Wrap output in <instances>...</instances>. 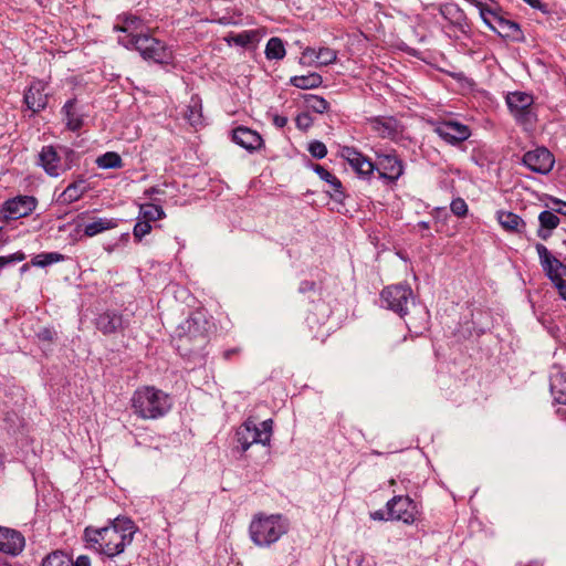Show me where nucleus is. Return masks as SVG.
<instances>
[{
	"label": "nucleus",
	"instance_id": "22",
	"mask_svg": "<svg viewBox=\"0 0 566 566\" xmlns=\"http://www.w3.org/2000/svg\"><path fill=\"white\" fill-rule=\"evenodd\" d=\"M539 228L537 230V235L546 241L551 235L554 229H556L560 222L558 216L551 211L544 210L538 216Z\"/></svg>",
	"mask_w": 566,
	"mask_h": 566
},
{
	"label": "nucleus",
	"instance_id": "55",
	"mask_svg": "<svg viewBox=\"0 0 566 566\" xmlns=\"http://www.w3.org/2000/svg\"><path fill=\"white\" fill-rule=\"evenodd\" d=\"M418 227L420 229L428 230L430 226H429V222H427V221H420V222H418Z\"/></svg>",
	"mask_w": 566,
	"mask_h": 566
},
{
	"label": "nucleus",
	"instance_id": "18",
	"mask_svg": "<svg viewBox=\"0 0 566 566\" xmlns=\"http://www.w3.org/2000/svg\"><path fill=\"white\" fill-rule=\"evenodd\" d=\"M232 139L237 145L249 151L259 149L263 144V139L258 132L244 126L233 129Z\"/></svg>",
	"mask_w": 566,
	"mask_h": 566
},
{
	"label": "nucleus",
	"instance_id": "38",
	"mask_svg": "<svg viewBox=\"0 0 566 566\" xmlns=\"http://www.w3.org/2000/svg\"><path fill=\"white\" fill-rule=\"evenodd\" d=\"M65 256L57 252H45L35 255L31 263L34 266L44 268L53 263L64 261Z\"/></svg>",
	"mask_w": 566,
	"mask_h": 566
},
{
	"label": "nucleus",
	"instance_id": "53",
	"mask_svg": "<svg viewBox=\"0 0 566 566\" xmlns=\"http://www.w3.org/2000/svg\"><path fill=\"white\" fill-rule=\"evenodd\" d=\"M555 203L558 206L555 209V212L566 216V202L557 199L555 200Z\"/></svg>",
	"mask_w": 566,
	"mask_h": 566
},
{
	"label": "nucleus",
	"instance_id": "24",
	"mask_svg": "<svg viewBox=\"0 0 566 566\" xmlns=\"http://www.w3.org/2000/svg\"><path fill=\"white\" fill-rule=\"evenodd\" d=\"M549 389L554 401L566 405V373L557 370L551 375Z\"/></svg>",
	"mask_w": 566,
	"mask_h": 566
},
{
	"label": "nucleus",
	"instance_id": "36",
	"mask_svg": "<svg viewBox=\"0 0 566 566\" xmlns=\"http://www.w3.org/2000/svg\"><path fill=\"white\" fill-rule=\"evenodd\" d=\"M96 165L102 169H114L123 166L120 156L115 151H107L104 155L96 158Z\"/></svg>",
	"mask_w": 566,
	"mask_h": 566
},
{
	"label": "nucleus",
	"instance_id": "39",
	"mask_svg": "<svg viewBox=\"0 0 566 566\" xmlns=\"http://www.w3.org/2000/svg\"><path fill=\"white\" fill-rule=\"evenodd\" d=\"M304 102L307 109L318 114L327 112L329 106L328 102L325 98L314 94H306L304 96Z\"/></svg>",
	"mask_w": 566,
	"mask_h": 566
},
{
	"label": "nucleus",
	"instance_id": "25",
	"mask_svg": "<svg viewBox=\"0 0 566 566\" xmlns=\"http://www.w3.org/2000/svg\"><path fill=\"white\" fill-rule=\"evenodd\" d=\"M62 113L64 114L66 120V127L76 132L83 126V118L81 113L76 107V99H69L64 106L62 107Z\"/></svg>",
	"mask_w": 566,
	"mask_h": 566
},
{
	"label": "nucleus",
	"instance_id": "57",
	"mask_svg": "<svg viewBox=\"0 0 566 566\" xmlns=\"http://www.w3.org/2000/svg\"><path fill=\"white\" fill-rule=\"evenodd\" d=\"M470 2H472L474 6H476L481 0H469Z\"/></svg>",
	"mask_w": 566,
	"mask_h": 566
},
{
	"label": "nucleus",
	"instance_id": "10",
	"mask_svg": "<svg viewBox=\"0 0 566 566\" xmlns=\"http://www.w3.org/2000/svg\"><path fill=\"white\" fill-rule=\"evenodd\" d=\"M375 170L378 171L379 178L389 182L397 181L405 171L402 160L398 157L396 151L390 153H376Z\"/></svg>",
	"mask_w": 566,
	"mask_h": 566
},
{
	"label": "nucleus",
	"instance_id": "7",
	"mask_svg": "<svg viewBox=\"0 0 566 566\" xmlns=\"http://www.w3.org/2000/svg\"><path fill=\"white\" fill-rule=\"evenodd\" d=\"M535 248L544 272L554 283L559 296L566 301V265L552 255L544 244L537 243Z\"/></svg>",
	"mask_w": 566,
	"mask_h": 566
},
{
	"label": "nucleus",
	"instance_id": "37",
	"mask_svg": "<svg viewBox=\"0 0 566 566\" xmlns=\"http://www.w3.org/2000/svg\"><path fill=\"white\" fill-rule=\"evenodd\" d=\"M165 217V211L160 206L146 203L140 207L139 217L143 220H147V222L157 221Z\"/></svg>",
	"mask_w": 566,
	"mask_h": 566
},
{
	"label": "nucleus",
	"instance_id": "21",
	"mask_svg": "<svg viewBox=\"0 0 566 566\" xmlns=\"http://www.w3.org/2000/svg\"><path fill=\"white\" fill-rule=\"evenodd\" d=\"M96 327L103 334H113L123 328V318L115 312L102 313L96 319Z\"/></svg>",
	"mask_w": 566,
	"mask_h": 566
},
{
	"label": "nucleus",
	"instance_id": "33",
	"mask_svg": "<svg viewBox=\"0 0 566 566\" xmlns=\"http://www.w3.org/2000/svg\"><path fill=\"white\" fill-rule=\"evenodd\" d=\"M479 9L480 17L483 22L493 31H495V27H497L503 17L499 15V13L488 4H484L482 0L475 6Z\"/></svg>",
	"mask_w": 566,
	"mask_h": 566
},
{
	"label": "nucleus",
	"instance_id": "45",
	"mask_svg": "<svg viewBox=\"0 0 566 566\" xmlns=\"http://www.w3.org/2000/svg\"><path fill=\"white\" fill-rule=\"evenodd\" d=\"M36 337L40 342L51 345L56 338V332L52 328L44 327L36 333Z\"/></svg>",
	"mask_w": 566,
	"mask_h": 566
},
{
	"label": "nucleus",
	"instance_id": "58",
	"mask_svg": "<svg viewBox=\"0 0 566 566\" xmlns=\"http://www.w3.org/2000/svg\"><path fill=\"white\" fill-rule=\"evenodd\" d=\"M442 211H444V208H437V209H436V212H437V213H440V212H442Z\"/></svg>",
	"mask_w": 566,
	"mask_h": 566
},
{
	"label": "nucleus",
	"instance_id": "48",
	"mask_svg": "<svg viewBox=\"0 0 566 566\" xmlns=\"http://www.w3.org/2000/svg\"><path fill=\"white\" fill-rule=\"evenodd\" d=\"M523 1L526 2L528 6H531L532 8L542 11L544 14H549V12H551L548 6L544 2H542L541 0H523Z\"/></svg>",
	"mask_w": 566,
	"mask_h": 566
},
{
	"label": "nucleus",
	"instance_id": "23",
	"mask_svg": "<svg viewBox=\"0 0 566 566\" xmlns=\"http://www.w3.org/2000/svg\"><path fill=\"white\" fill-rule=\"evenodd\" d=\"M497 221L504 230L513 233L521 234L526 228L525 221L520 216L511 211H499Z\"/></svg>",
	"mask_w": 566,
	"mask_h": 566
},
{
	"label": "nucleus",
	"instance_id": "50",
	"mask_svg": "<svg viewBox=\"0 0 566 566\" xmlns=\"http://www.w3.org/2000/svg\"><path fill=\"white\" fill-rule=\"evenodd\" d=\"M164 193H165V191L160 187H150V188L145 190V195L148 196V197L161 196Z\"/></svg>",
	"mask_w": 566,
	"mask_h": 566
},
{
	"label": "nucleus",
	"instance_id": "8",
	"mask_svg": "<svg viewBox=\"0 0 566 566\" xmlns=\"http://www.w3.org/2000/svg\"><path fill=\"white\" fill-rule=\"evenodd\" d=\"M384 307L403 317L408 312L409 303H413V292L407 284L387 286L380 294Z\"/></svg>",
	"mask_w": 566,
	"mask_h": 566
},
{
	"label": "nucleus",
	"instance_id": "54",
	"mask_svg": "<svg viewBox=\"0 0 566 566\" xmlns=\"http://www.w3.org/2000/svg\"><path fill=\"white\" fill-rule=\"evenodd\" d=\"M371 517L374 520H388L387 517H385V513L382 511H376L375 513L371 514Z\"/></svg>",
	"mask_w": 566,
	"mask_h": 566
},
{
	"label": "nucleus",
	"instance_id": "28",
	"mask_svg": "<svg viewBox=\"0 0 566 566\" xmlns=\"http://www.w3.org/2000/svg\"><path fill=\"white\" fill-rule=\"evenodd\" d=\"M440 13L453 25L463 28L467 25V15L464 11L455 3H446L440 8Z\"/></svg>",
	"mask_w": 566,
	"mask_h": 566
},
{
	"label": "nucleus",
	"instance_id": "44",
	"mask_svg": "<svg viewBox=\"0 0 566 566\" xmlns=\"http://www.w3.org/2000/svg\"><path fill=\"white\" fill-rule=\"evenodd\" d=\"M310 154L317 159H322L327 155V148L324 143L314 140L308 145Z\"/></svg>",
	"mask_w": 566,
	"mask_h": 566
},
{
	"label": "nucleus",
	"instance_id": "47",
	"mask_svg": "<svg viewBox=\"0 0 566 566\" xmlns=\"http://www.w3.org/2000/svg\"><path fill=\"white\" fill-rule=\"evenodd\" d=\"M349 566H370L369 560L366 559V557L363 554H352L349 560Z\"/></svg>",
	"mask_w": 566,
	"mask_h": 566
},
{
	"label": "nucleus",
	"instance_id": "59",
	"mask_svg": "<svg viewBox=\"0 0 566 566\" xmlns=\"http://www.w3.org/2000/svg\"><path fill=\"white\" fill-rule=\"evenodd\" d=\"M389 484H390V485H396V480H395V479H391V480L389 481Z\"/></svg>",
	"mask_w": 566,
	"mask_h": 566
},
{
	"label": "nucleus",
	"instance_id": "20",
	"mask_svg": "<svg viewBox=\"0 0 566 566\" xmlns=\"http://www.w3.org/2000/svg\"><path fill=\"white\" fill-rule=\"evenodd\" d=\"M373 132L382 138H394L398 134V122L394 117H373L369 119Z\"/></svg>",
	"mask_w": 566,
	"mask_h": 566
},
{
	"label": "nucleus",
	"instance_id": "42",
	"mask_svg": "<svg viewBox=\"0 0 566 566\" xmlns=\"http://www.w3.org/2000/svg\"><path fill=\"white\" fill-rule=\"evenodd\" d=\"M451 212L458 218L467 217L469 207L463 198L457 197L450 203Z\"/></svg>",
	"mask_w": 566,
	"mask_h": 566
},
{
	"label": "nucleus",
	"instance_id": "4",
	"mask_svg": "<svg viewBox=\"0 0 566 566\" xmlns=\"http://www.w3.org/2000/svg\"><path fill=\"white\" fill-rule=\"evenodd\" d=\"M118 43L128 50H136L144 60L157 64H169L174 57L169 46L148 34L119 35Z\"/></svg>",
	"mask_w": 566,
	"mask_h": 566
},
{
	"label": "nucleus",
	"instance_id": "19",
	"mask_svg": "<svg viewBox=\"0 0 566 566\" xmlns=\"http://www.w3.org/2000/svg\"><path fill=\"white\" fill-rule=\"evenodd\" d=\"M533 102V96L524 92H513L506 96L507 107L516 118L526 115Z\"/></svg>",
	"mask_w": 566,
	"mask_h": 566
},
{
	"label": "nucleus",
	"instance_id": "29",
	"mask_svg": "<svg viewBox=\"0 0 566 566\" xmlns=\"http://www.w3.org/2000/svg\"><path fill=\"white\" fill-rule=\"evenodd\" d=\"M313 168L319 178L329 185L332 191L334 192L332 196L339 200L344 196L340 180L321 165H314Z\"/></svg>",
	"mask_w": 566,
	"mask_h": 566
},
{
	"label": "nucleus",
	"instance_id": "40",
	"mask_svg": "<svg viewBox=\"0 0 566 566\" xmlns=\"http://www.w3.org/2000/svg\"><path fill=\"white\" fill-rule=\"evenodd\" d=\"M42 566H73V560L65 553L56 551L43 559Z\"/></svg>",
	"mask_w": 566,
	"mask_h": 566
},
{
	"label": "nucleus",
	"instance_id": "2",
	"mask_svg": "<svg viewBox=\"0 0 566 566\" xmlns=\"http://www.w3.org/2000/svg\"><path fill=\"white\" fill-rule=\"evenodd\" d=\"M290 530L289 520L282 514L256 513L249 524L251 542L261 548L275 544Z\"/></svg>",
	"mask_w": 566,
	"mask_h": 566
},
{
	"label": "nucleus",
	"instance_id": "60",
	"mask_svg": "<svg viewBox=\"0 0 566 566\" xmlns=\"http://www.w3.org/2000/svg\"><path fill=\"white\" fill-rule=\"evenodd\" d=\"M232 352H226L224 355L228 357Z\"/></svg>",
	"mask_w": 566,
	"mask_h": 566
},
{
	"label": "nucleus",
	"instance_id": "46",
	"mask_svg": "<svg viewBox=\"0 0 566 566\" xmlns=\"http://www.w3.org/2000/svg\"><path fill=\"white\" fill-rule=\"evenodd\" d=\"M295 123L300 129L306 130L312 126L313 118L308 113H301L296 116Z\"/></svg>",
	"mask_w": 566,
	"mask_h": 566
},
{
	"label": "nucleus",
	"instance_id": "43",
	"mask_svg": "<svg viewBox=\"0 0 566 566\" xmlns=\"http://www.w3.org/2000/svg\"><path fill=\"white\" fill-rule=\"evenodd\" d=\"M150 231H151L150 223L147 222V220H143V219L138 218V221L136 222L134 230H133L134 238L137 241H140Z\"/></svg>",
	"mask_w": 566,
	"mask_h": 566
},
{
	"label": "nucleus",
	"instance_id": "26",
	"mask_svg": "<svg viewBox=\"0 0 566 566\" xmlns=\"http://www.w3.org/2000/svg\"><path fill=\"white\" fill-rule=\"evenodd\" d=\"M303 56L315 59L318 65H329L336 61L337 53L329 48H319L318 50L306 48L303 52Z\"/></svg>",
	"mask_w": 566,
	"mask_h": 566
},
{
	"label": "nucleus",
	"instance_id": "3",
	"mask_svg": "<svg viewBox=\"0 0 566 566\" xmlns=\"http://www.w3.org/2000/svg\"><path fill=\"white\" fill-rule=\"evenodd\" d=\"M130 401L135 415L145 420L161 418L171 409L169 395L154 386L136 389Z\"/></svg>",
	"mask_w": 566,
	"mask_h": 566
},
{
	"label": "nucleus",
	"instance_id": "56",
	"mask_svg": "<svg viewBox=\"0 0 566 566\" xmlns=\"http://www.w3.org/2000/svg\"><path fill=\"white\" fill-rule=\"evenodd\" d=\"M565 412H566V410H562V409L557 410V413L560 415V416H564Z\"/></svg>",
	"mask_w": 566,
	"mask_h": 566
},
{
	"label": "nucleus",
	"instance_id": "27",
	"mask_svg": "<svg viewBox=\"0 0 566 566\" xmlns=\"http://www.w3.org/2000/svg\"><path fill=\"white\" fill-rule=\"evenodd\" d=\"M86 192L84 180H77L70 184L65 190L59 196L57 201L63 205H70L77 201Z\"/></svg>",
	"mask_w": 566,
	"mask_h": 566
},
{
	"label": "nucleus",
	"instance_id": "61",
	"mask_svg": "<svg viewBox=\"0 0 566 566\" xmlns=\"http://www.w3.org/2000/svg\"><path fill=\"white\" fill-rule=\"evenodd\" d=\"M39 4L43 3V0H35Z\"/></svg>",
	"mask_w": 566,
	"mask_h": 566
},
{
	"label": "nucleus",
	"instance_id": "16",
	"mask_svg": "<svg viewBox=\"0 0 566 566\" xmlns=\"http://www.w3.org/2000/svg\"><path fill=\"white\" fill-rule=\"evenodd\" d=\"M340 156L349 164L353 170L364 178L369 177L375 171L374 163L354 147H343Z\"/></svg>",
	"mask_w": 566,
	"mask_h": 566
},
{
	"label": "nucleus",
	"instance_id": "52",
	"mask_svg": "<svg viewBox=\"0 0 566 566\" xmlns=\"http://www.w3.org/2000/svg\"><path fill=\"white\" fill-rule=\"evenodd\" d=\"M273 124L277 127V128H283L286 124H287V117L285 116H281V115H275L273 117Z\"/></svg>",
	"mask_w": 566,
	"mask_h": 566
},
{
	"label": "nucleus",
	"instance_id": "17",
	"mask_svg": "<svg viewBox=\"0 0 566 566\" xmlns=\"http://www.w3.org/2000/svg\"><path fill=\"white\" fill-rule=\"evenodd\" d=\"M25 545L23 535L14 530L0 526V552L17 556Z\"/></svg>",
	"mask_w": 566,
	"mask_h": 566
},
{
	"label": "nucleus",
	"instance_id": "35",
	"mask_svg": "<svg viewBox=\"0 0 566 566\" xmlns=\"http://www.w3.org/2000/svg\"><path fill=\"white\" fill-rule=\"evenodd\" d=\"M265 55L269 60H281L285 56V48L280 38H271L265 46Z\"/></svg>",
	"mask_w": 566,
	"mask_h": 566
},
{
	"label": "nucleus",
	"instance_id": "49",
	"mask_svg": "<svg viewBox=\"0 0 566 566\" xmlns=\"http://www.w3.org/2000/svg\"><path fill=\"white\" fill-rule=\"evenodd\" d=\"M314 287H315V282H313V281H303L300 284L298 291L301 293H306L308 291L314 290Z\"/></svg>",
	"mask_w": 566,
	"mask_h": 566
},
{
	"label": "nucleus",
	"instance_id": "13",
	"mask_svg": "<svg viewBox=\"0 0 566 566\" xmlns=\"http://www.w3.org/2000/svg\"><path fill=\"white\" fill-rule=\"evenodd\" d=\"M434 133L452 146H457L465 142L471 136V129L468 125L454 120L439 123L434 127Z\"/></svg>",
	"mask_w": 566,
	"mask_h": 566
},
{
	"label": "nucleus",
	"instance_id": "34",
	"mask_svg": "<svg viewBox=\"0 0 566 566\" xmlns=\"http://www.w3.org/2000/svg\"><path fill=\"white\" fill-rule=\"evenodd\" d=\"M115 227L116 222L113 219L99 218L84 227V234L86 237H94L105 230H109Z\"/></svg>",
	"mask_w": 566,
	"mask_h": 566
},
{
	"label": "nucleus",
	"instance_id": "15",
	"mask_svg": "<svg viewBox=\"0 0 566 566\" xmlns=\"http://www.w3.org/2000/svg\"><path fill=\"white\" fill-rule=\"evenodd\" d=\"M46 83L34 80L24 92L23 102L32 114L40 113L48 106L49 95L45 93Z\"/></svg>",
	"mask_w": 566,
	"mask_h": 566
},
{
	"label": "nucleus",
	"instance_id": "31",
	"mask_svg": "<svg viewBox=\"0 0 566 566\" xmlns=\"http://www.w3.org/2000/svg\"><path fill=\"white\" fill-rule=\"evenodd\" d=\"M142 20L135 15H127L123 19V24H115L114 31L120 32L122 35H143L139 33L142 31Z\"/></svg>",
	"mask_w": 566,
	"mask_h": 566
},
{
	"label": "nucleus",
	"instance_id": "11",
	"mask_svg": "<svg viewBox=\"0 0 566 566\" xmlns=\"http://www.w3.org/2000/svg\"><path fill=\"white\" fill-rule=\"evenodd\" d=\"M386 507L388 520L401 521L405 524L416 521L417 505L409 496L395 495L387 502Z\"/></svg>",
	"mask_w": 566,
	"mask_h": 566
},
{
	"label": "nucleus",
	"instance_id": "14",
	"mask_svg": "<svg viewBox=\"0 0 566 566\" xmlns=\"http://www.w3.org/2000/svg\"><path fill=\"white\" fill-rule=\"evenodd\" d=\"M523 164L533 172L546 175L554 166V156L545 147H538L524 154Z\"/></svg>",
	"mask_w": 566,
	"mask_h": 566
},
{
	"label": "nucleus",
	"instance_id": "6",
	"mask_svg": "<svg viewBox=\"0 0 566 566\" xmlns=\"http://www.w3.org/2000/svg\"><path fill=\"white\" fill-rule=\"evenodd\" d=\"M273 433V421L266 419L256 423L252 418H248L235 432L237 442L245 452L252 444H262L269 447Z\"/></svg>",
	"mask_w": 566,
	"mask_h": 566
},
{
	"label": "nucleus",
	"instance_id": "1",
	"mask_svg": "<svg viewBox=\"0 0 566 566\" xmlns=\"http://www.w3.org/2000/svg\"><path fill=\"white\" fill-rule=\"evenodd\" d=\"M136 531L137 527L130 518L118 516L101 528L87 526L84 538L91 548L113 558L132 544Z\"/></svg>",
	"mask_w": 566,
	"mask_h": 566
},
{
	"label": "nucleus",
	"instance_id": "12",
	"mask_svg": "<svg viewBox=\"0 0 566 566\" xmlns=\"http://www.w3.org/2000/svg\"><path fill=\"white\" fill-rule=\"evenodd\" d=\"M207 321L201 315L191 316L185 323L186 332L180 339L184 345L192 344L195 349H201L208 343Z\"/></svg>",
	"mask_w": 566,
	"mask_h": 566
},
{
	"label": "nucleus",
	"instance_id": "30",
	"mask_svg": "<svg viewBox=\"0 0 566 566\" xmlns=\"http://www.w3.org/2000/svg\"><path fill=\"white\" fill-rule=\"evenodd\" d=\"M322 83L323 78L318 73H310L307 75H295L290 78V84L301 90L316 88Z\"/></svg>",
	"mask_w": 566,
	"mask_h": 566
},
{
	"label": "nucleus",
	"instance_id": "5",
	"mask_svg": "<svg viewBox=\"0 0 566 566\" xmlns=\"http://www.w3.org/2000/svg\"><path fill=\"white\" fill-rule=\"evenodd\" d=\"M75 150L66 146H43L39 153L38 163L51 177H59L70 170L77 161Z\"/></svg>",
	"mask_w": 566,
	"mask_h": 566
},
{
	"label": "nucleus",
	"instance_id": "9",
	"mask_svg": "<svg viewBox=\"0 0 566 566\" xmlns=\"http://www.w3.org/2000/svg\"><path fill=\"white\" fill-rule=\"evenodd\" d=\"M36 203V199L32 196H18L8 199L0 207V221L24 218L33 212Z\"/></svg>",
	"mask_w": 566,
	"mask_h": 566
},
{
	"label": "nucleus",
	"instance_id": "41",
	"mask_svg": "<svg viewBox=\"0 0 566 566\" xmlns=\"http://www.w3.org/2000/svg\"><path fill=\"white\" fill-rule=\"evenodd\" d=\"M256 38L255 31H243L241 33L234 34L231 36L230 42H233L235 45L239 46H247L251 44Z\"/></svg>",
	"mask_w": 566,
	"mask_h": 566
},
{
	"label": "nucleus",
	"instance_id": "51",
	"mask_svg": "<svg viewBox=\"0 0 566 566\" xmlns=\"http://www.w3.org/2000/svg\"><path fill=\"white\" fill-rule=\"evenodd\" d=\"M73 566H91V559L88 556L81 555L73 562Z\"/></svg>",
	"mask_w": 566,
	"mask_h": 566
},
{
	"label": "nucleus",
	"instance_id": "32",
	"mask_svg": "<svg viewBox=\"0 0 566 566\" xmlns=\"http://www.w3.org/2000/svg\"><path fill=\"white\" fill-rule=\"evenodd\" d=\"M501 36L511 38L514 41H520L523 38L522 30L516 22L507 19H502L501 23L495 27V31Z\"/></svg>",
	"mask_w": 566,
	"mask_h": 566
}]
</instances>
